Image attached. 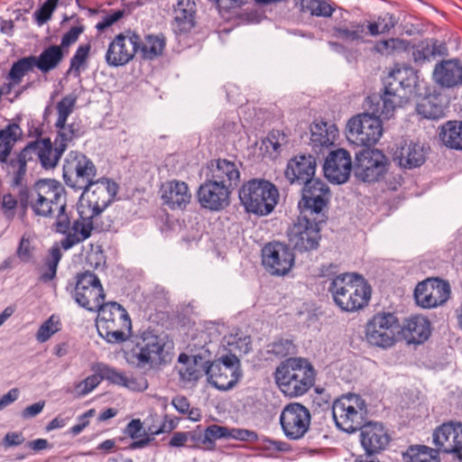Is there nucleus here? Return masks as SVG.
Segmentation results:
<instances>
[{"label":"nucleus","mask_w":462,"mask_h":462,"mask_svg":"<svg viewBox=\"0 0 462 462\" xmlns=\"http://www.w3.org/2000/svg\"><path fill=\"white\" fill-rule=\"evenodd\" d=\"M328 290L335 304L347 312L365 307L372 291L367 281L356 273H345L329 279Z\"/></svg>","instance_id":"obj_1"},{"label":"nucleus","mask_w":462,"mask_h":462,"mask_svg":"<svg viewBox=\"0 0 462 462\" xmlns=\"http://www.w3.org/2000/svg\"><path fill=\"white\" fill-rule=\"evenodd\" d=\"M418 81V73L411 67L393 69L384 81L383 95L378 97L382 107H377V112L385 118L392 117L396 106L407 103L417 94Z\"/></svg>","instance_id":"obj_2"},{"label":"nucleus","mask_w":462,"mask_h":462,"mask_svg":"<svg viewBox=\"0 0 462 462\" xmlns=\"http://www.w3.org/2000/svg\"><path fill=\"white\" fill-rule=\"evenodd\" d=\"M316 371L306 358L291 357L282 362L275 371L279 389L291 398L304 395L314 385Z\"/></svg>","instance_id":"obj_3"},{"label":"nucleus","mask_w":462,"mask_h":462,"mask_svg":"<svg viewBox=\"0 0 462 462\" xmlns=\"http://www.w3.org/2000/svg\"><path fill=\"white\" fill-rule=\"evenodd\" d=\"M20 203L25 209L29 204L33 213L43 217H51L56 210L67 208L66 190L62 184L55 180H42L36 182L33 190L24 199L21 196Z\"/></svg>","instance_id":"obj_4"},{"label":"nucleus","mask_w":462,"mask_h":462,"mask_svg":"<svg viewBox=\"0 0 462 462\" xmlns=\"http://www.w3.org/2000/svg\"><path fill=\"white\" fill-rule=\"evenodd\" d=\"M371 103L372 114L363 113L353 116L347 123V139L363 148H369L375 144L383 134L381 117L386 119L377 112V107H382V102L378 96L368 97Z\"/></svg>","instance_id":"obj_5"},{"label":"nucleus","mask_w":462,"mask_h":462,"mask_svg":"<svg viewBox=\"0 0 462 462\" xmlns=\"http://www.w3.org/2000/svg\"><path fill=\"white\" fill-rule=\"evenodd\" d=\"M97 328L100 337L111 344L125 342L132 329L126 310L116 301L105 303L97 310Z\"/></svg>","instance_id":"obj_6"},{"label":"nucleus","mask_w":462,"mask_h":462,"mask_svg":"<svg viewBox=\"0 0 462 462\" xmlns=\"http://www.w3.org/2000/svg\"><path fill=\"white\" fill-rule=\"evenodd\" d=\"M279 191L266 180L253 179L243 184L239 199L246 212L256 216L272 213L279 201Z\"/></svg>","instance_id":"obj_7"},{"label":"nucleus","mask_w":462,"mask_h":462,"mask_svg":"<svg viewBox=\"0 0 462 462\" xmlns=\"http://www.w3.org/2000/svg\"><path fill=\"white\" fill-rule=\"evenodd\" d=\"M332 414L338 429L352 433L365 425L367 405L360 395L348 393L334 402Z\"/></svg>","instance_id":"obj_8"},{"label":"nucleus","mask_w":462,"mask_h":462,"mask_svg":"<svg viewBox=\"0 0 462 462\" xmlns=\"http://www.w3.org/2000/svg\"><path fill=\"white\" fill-rule=\"evenodd\" d=\"M97 176V167L84 153L71 151L64 161L63 180L67 186L80 190Z\"/></svg>","instance_id":"obj_9"},{"label":"nucleus","mask_w":462,"mask_h":462,"mask_svg":"<svg viewBox=\"0 0 462 462\" xmlns=\"http://www.w3.org/2000/svg\"><path fill=\"white\" fill-rule=\"evenodd\" d=\"M400 332L398 319L392 313H377L365 326V338L374 346L388 348L396 342Z\"/></svg>","instance_id":"obj_10"},{"label":"nucleus","mask_w":462,"mask_h":462,"mask_svg":"<svg viewBox=\"0 0 462 462\" xmlns=\"http://www.w3.org/2000/svg\"><path fill=\"white\" fill-rule=\"evenodd\" d=\"M280 425L282 433L289 440L302 439L310 429V410L300 402H291L282 410Z\"/></svg>","instance_id":"obj_11"},{"label":"nucleus","mask_w":462,"mask_h":462,"mask_svg":"<svg viewBox=\"0 0 462 462\" xmlns=\"http://www.w3.org/2000/svg\"><path fill=\"white\" fill-rule=\"evenodd\" d=\"M311 217L313 216L300 214L288 231L290 244L300 252L310 251L319 245L321 237L319 223L322 220Z\"/></svg>","instance_id":"obj_12"},{"label":"nucleus","mask_w":462,"mask_h":462,"mask_svg":"<svg viewBox=\"0 0 462 462\" xmlns=\"http://www.w3.org/2000/svg\"><path fill=\"white\" fill-rule=\"evenodd\" d=\"M73 297L79 306L89 311H97L105 304V292L100 280L88 271L77 275Z\"/></svg>","instance_id":"obj_13"},{"label":"nucleus","mask_w":462,"mask_h":462,"mask_svg":"<svg viewBox=\"0 0 462 462\" xmlns=\"http://www.w3.org/2000/svg\"><path fill=\"white\" fill-rule=\"evenodd\" d=\"M141 37L134 31L127 30L117 34L109 43L105 55L110 67H121L129 63L139 50Z\"/></svg>","instance_id":"obj_14"},{"label":"nucleus","mask_w":462,"mask_h":462,"mask_svg":"<svg viewBox=\"0 0 462 462\" xmlns=\"http://www.w3.org/2000/svg\"><path fill=\"white\" fill-rule=\"evenodd\" d=\"M387 158L378 149L362 148L356 152L354 171L356 177L364 182H374L385 173Z\"/></svg>","instance_id":"obj_15"},{"label":"nucleus","mask_w":462,"mask_h":462,"mask_svg":"<svg viewBox=\"0 0 462 462\" xmlns=\"http://www.w3.org/2000/svg\"><path fill=\"white\" fill-rule=\"evenodd\" d=\"M87 195L88 208L92 217L98 216L114 200L118 191V185L111 179H93L91 184L82 189Z\"/></svg>","instance_id":"obj_16"},{"label":"nucleus","mask_w":462,"mask_h":462,"mask_svg":"<svg viewBox=\"0 0 462 462\" xmlns=\"http://www.w3.org/2000/svg\"><path fill=\"white\" fill-rule=\"evenodd\" d=\"M301 193V199L298 203L300 214L319 216L330 199L328 186L319 179L304 184Z\"/></svg>","instance_id":"obj_17"},{"label":"nucleus","mask_w":462,"mask_h":462,"mask_svg":"<svg viewBox=\"0 0 462 462\" xmlns=\"http://www.w3.org/2000/svg\"><path fill=\"white\" fill-rule=\"evenodd\" d=\"M241 163L234 159L217 158L208 161L203 168L205 178L235 189L240 182Z\"/></svg>","instance_id":"obj_18"},{"label":"nucleus","mask_w":462,"mask_h":462,"mask_svg":"<svg viewBox=\"0 0 462 462\" xmlns=\"http://www.w3.org/2000/svg\"><path fill=\"white\" fill-rule=\"evenodd\" d=\"M233 191L225 184H219L206 178L198 189L197 198L203 208L219 212L230 205Z\"/></svg>","instance_id":"obj_19"},{"label":"nucleus","mask_w":462,"mask_h":462,"mask_svg":"<svg viewBox=\"0 0 462 462\" xmlns=\"http://www.w3.org/2000/svg\"><path fill=\"white\" fill-rule=\"evenodd\" d=\"M263 264L273 275H284L293 266L294 254L280 242L267 244L262 250Z\"/></svg>","instance_id":"obj_20"},{"label":"nucleus","mask_w":462,"mask_h":462,"mask_svg":"<svg viewBox=\"0 0 462 462\" xmlns=\"http://www.w3.org/2000/svg\"><path fill=\"white\" fill-rule=\"evenodd\" d=\"M450 295V287L440 279H427L420 282L414 291L416 302L422 308H436L445 303Z\"/></svg>","instance_id":"obj_21"},{"label":"nucleus","mask_w":462,"mask_h":462,"mask_svg":"<svg viewBox=\"0 0 462 462\" xmlns=\"http://www.w3.org/2000/svg\"><path fill=\"white\" fill-rule=\"evenodd\" d=\"M166 337L165 335H157L150 331L144 332L141 341L136 344V348L139 350L134 354L137 365L144 366L158 360L166 361V355H164Z\"/></svg>","instance_id":"obj_22"},{"label":"nucleus","mask_w":462,"mask_h":462,"mask_svg":"<svg viewBox=\"0 0 462 462\" xmlns=\"http://www.w3.org/2000/svg\"><path fill=\"white\" fill-rule=\"evenodd\" d=\"M352 169H354V165L350 153L345 149L331 151L323 165L326 178L336 184L346 182Z\"/></svg>","instance_id":"obj_23"},{"label":"nucleus","mask_w":462,"mask_h":462,"mask_svg":"<svg viewBox=\"0 0 462 462\" xmlns=\"http://www.w3.org/2000/svg\"><path fill=\"white\" fill-rule=\"evenodd\" d=\"M433 440L439 451L462 458V423H443L435 430Z\"/></svg>","instance_id":"obj_24"},{"label":"nucleus","mask_w":462,"mask_h":462,"mask_svg":"<svg viewBox=\"0 0 462 462\" xmlns=\"http://www.w3.org/2000/svg\"><path fill=\"white\" fill-rule=\"evenodd\" d=\"M390 441L391 436L381 422H367L360 429V442L367 455L383 451Z\"/></svg>","instance_id":"obj_25"},{"label":"nucleus","mask_w":462,"mask_h":462,"mask_svg":"<svg viewBox=\"0 0 462 462\" xmlns=\"http://www.w3.org/2000/svg\"><path fill=\"white\" fill-rule=\"evenodd\" d=\"M427 149L420 143L402 140L396 143L393 160L404 169L420 167L426 161Z\"/></svg>","instance_id":"obj_26"},{"label":"nucleus","mask_w":462,"mask_h":462,"mask_svg":"<svg viewBox=\"0 0 462 462\" xmlns=\"http://www.w3.org/2000/svg\"><path fill=\"white\" fill-rule=\"evenodd\" d=\"M432 79L442 88H454L461 86L462 61L459 59H448L436 63Z\"/></svg>","instance_id":"obj_27"},{"label":"nucleus","mask_w":462,"mask_h":462,"mask_svg":"<svg viewBox=\"0 0 462 462\" xmlns=\"http://www.w3.org/2000/svg\"><path fill=\"white\" fill-rule=\"evenodd\" d=\"M316 159L314 156L309 155H297L291 159L285 170V177L290 183L294 184H306L307 182L315 180L314 174L316 171Z\"/></svg>","instance_id":"obj_28"},{"label":"nucleus","mask_w":462,"mask_h":462,"mask_svg":"<svg viewBox=\"0 0 462 462\" xmlns=\"http://www.w3.org/2000/svg\"><path fill=\"white\" fill-rule=\"evenodd\" d=\"M25 147L32 160L33 155L37 156L44 169L54 168L64 152V145L59 144L53 147L49 138L31 142Z\"/></svg>","instance_id":"obj_29"},{"label":"nucleus","mask_w":462,"mask_h":462,"mask_svg":"<svg viewBox=\"0 0 462 462\" xmlns=\"http://www.w3.org/2000/svg\"><path fill=\"white\" fill-rule=\"evenodd\" d=\"M412 60L417 66H422L431 62L438 56L448 54L445 43L435 39H425L413 45L410 44V51Z\"/></svg>","instance_id":"obj_30"},{"label":"nucleus","mask_w":462,"mask_h":462,"mask_svg":"<svg viewBox=\"0 0 462 462\" xmlns=\"http://www.w3.org/2000/svg\"><path fill=\"white\" fill-rule=\"evenodd\" d=\"M29 161H32V156H29L28 149L24 147L19 153L1 162L12 187L23 186Z\"/></svg>","instance_id":"obj_31"},{"label":"nucleus","mask_w":462,"mask_h":462,"mask_svg":"<svg viewBox=\"0 0 462 462\" xmlns=\"http://www.w3.org/2000/svg\"><path fill=\"white\" fill-rule=\"evenodd\" d=\"M205 374L208 382L220 391L232 389L242 376V374H236L229 371L226 367H222L220 363L210 362L205 366Z\"/></svg>","instance_id":"obj_32"},{"label":"nucleus","mask_w":462,"mask_h":462,"mask_svg":"<svg viewBox=\"0 0 462 462\" xmlns=\"http://www.w3.org/2000/svg\"><path fill=\"white\" fill-rule=\"evenodd\" d=\"M84 211L79 212V217L73 222L69 233L61 241V246L64 250H69L90 237L94 217H92V212L89 216H84Z\"/></svg>","instance_id":"obj_33"},{"label":"nucleus","mask_w":462,"mask_h":462,"mask_svg":"<svg viewBox=\"0 0 462 462\" xmlns=\"http://www.w3.org/2000/svg\"><path fill=\"white\" fill-rule=\"evenodd\" d=\"M338 135V130L334 124L327 122H315L310 125V144L319 153L323 148L330 147Z\"/></svg>","instance_id":"obj_34"},{"label":"nucleus","mask_w":462,"mask_h":462,"mask_svg":"<svg viewBox=\"0 0 462 462\" xmlns=\"http://www.w3.org/2000/svg\"><path fill=\"white\" fill-rule=\"evenodd\" d=\"M207 337L206 333L202 331L192 336L190 342L186 347V352L179 356L178 362H184L194 358V362H203L204 365L209 364L211 351L208 346Z\"/></svg>","instance_id":"obj_35"},{"label":"nucleus","mask_w":462,"mask_h":462,"mask_svg":"<svg viewBox=\"0 0 462 462\" xmlns=\"http://www.w3.org/2000/svg\"><path fill=\"white\" fill-rule=\"evenodd\" d=\"M402 333L408 343L421 344L430 335V323L423 316H413L406 320Z\"/></svg>","instance_id":"obj_36"},{"label":"nucleus","mask_w":462,"mask_h":462,"mask_svg":"<svg viewBox=\"0 0 462 462\" xmlns=\"http://www.w3.org/2000/svg\"><path fill=\"white\" fill-rule=\"evenodd\" d=\"M195 3L190 0H178L175 5V32L190 31L195 25Z\"/></svg>","instance_id":"obj_37"},{"label":"nucleus","mask_w":462,"mask_h":462,"mask_svg":"<svg viewBox=\"0 0 462 462\" xmlns=\"http://www.w3.org/2000/svg\"><path fill=\"white\" fill-rule=\"evenodd\" d=\"M65 53L59 45L45 48L39 56H34L36 68L42 73H48L56 69L64 59Z\"/></svg>","instance_id":"obj_38"},{"label":"nucleus","mask_w":462,"mask_h":462,"mask_svg":"<svg viewBox=\"0 0 462 462\" xmlns=\"http://www.w3.org/2000/svg\"><path fill=\"white\" fill-rule=\"evenodd\" d=\"M22 134V129L17 124L8 125L5 129L0 130V162L9 157Z\"/></svg>","instance_id":"obj_39"},{"label":"nucleus","mask_w":462,"mask_h":462,"mask_svg":"<svg viewBox=\"0 0 462 462\" xmlns=\"http://www.w3.org/2000/svg\"><path fill=\"white\" fill-rule=\"evenodd\" d=\"M440 139L451 149L462 150V121H448L442 126Z\"/></svg>","instance_id":"obj_40"},{"label":"nucleus","mask_w":462,"mask_h":462,"mask_svg":"<svg viewBox=\"0 0 462 462\" xmlns=\"http://www.w3.org/2000/svg\"><path fill=\"white\" fill-rule=\"evenodd\" d=\"M365 24L358 22H350L347 24H339L333 28V35L344 42H364Z\"/></svg>","instance_id":"obj_41"},{"label":"nucleus","mask_w":462,"mask_h":462,"mask_svg":"<svg viewBox=\"0 0 462 462\" xmlns=\"http://www.w3.org/2000/svg\"><path fill=\"white\" fill-rule=\"evenodd\" d=\"M36 68L34 63V55L26 56L19 59L13 63L8 73L9 86H16L20 84L23 78L30 71Z\"/></svg>","instance_id":"obj_42"},{"label":"nucleus","mask_w":462,"mask_h":462,"mask_svg":"<svg viewBox=\"0 0 462 462\" xmlns=\"http://www.w3.org/2000/svg\"><path fill=\"white\" fill-rule=\"evenodd\" d=\"M374 51L382 55H396L410 51V42L400 38H390L377 42Z\"/></svg>","instance_id":"obj_43"},{"label":"nucleus","mask_w":462,"mask_h":462,"mask_svg":"<svg viewBox=\"0 0 462 462\" xmlns=\"http://www.w3.org/2000/svg\"><path fill=\"white\" fill-rule=\"evenodd\" d=\"M402 456L403 462H439L438 450L426 446H411Z\"/></svg>","instance_id":"obj_44"},{"label":"nucleus","mask_w":462,"mask_h":462,"mask_svg":"<svg viewBox=\"0 0 462 462\" xmlns=\"http://www.w3.org/2000/svg\"><path fill=\"white\" fill-rule=\"evenodd\" d=\"M179 363L180 364L179 376L184 385L198 381L202 376V373H205V366L207 365L203 362H194V358Z\"/></svg>","instance_id":"obj_45"},{"label":"nucleus","mask_w":462,"mask_h":462,"mask_svg":"<svg viewBox=\"0 0 462 462\" xmlns=\"http://www.w3.org/2000/svg\"><path fill=\"white\" fill-rule=\"evenodd\" d=\"M55 127L58 129V133L54 140V145H64V151L67 149L69 143L75 138L81 136L83 134L79 124L75 122L69 125L64 123L62 125H59L58 123H55Z\"/></svg>","instance_id":"obj_46"},{"label":"nucleus","mask_w":462,"mask_h":462,"mask_svg":"<svg viewBox=\"0 0 462 462\" xmlns=\"http://www.w3.org/2000/svg\"><path fill=\"white\" fill-rule=\"evenodd\" d=\"M165 46L164 39L155 35H146L141 40L139 50L143 59L152 60L161 55Z\"/></svg>","instance_id":"obj_47"},{"label":"nucleus","mask_w":462,"mask_h":462,"mask_svg":"<svg viewBox=\"0 0 462 462\" xmlns=\"http://www.w3.org/2000/svg\"><path fill=\"white\" fill-rule=\"evenodd\" d=\"M61 252L58 245L52 246L49 254L44 262V269L40 275V281L48 282L53 280L56 276L57 267L61 259Z\"/></svg>","instance_id":"obj_48"},{"label":"nucleus","mask_w":462,"mask_h":462,"mask_svg":"<svg viewBox=\"0 0 462 462\" xmlns=\"http://www.w3.org/2000/svg\"><path fill=\"white\" fill-rule=\"evenodd\" d=\"M436 97H424L417 105V112L427 119H439L444 116V107L437 102Z\"/></svg>","instance_id":"obj_49"},{"label":"nucleus","mask_w":462,"mask_h":462,"mask_svg":"<svg viewBox=\"0 0 462 462\" xmlns=\"http://www.w3.org/2000/svg\"><path fill=\"white\" fill-rule=\"evenodd\" d=\"M90 52V44H80L70 59V65L68 73L75 78L80 76L81 70L87 67V61Z\"/></svg>","instance_id":"obj_50"},{"label":"nucleus","mask_w":462,"mask_h":462,"mask_svg":"<svg viewBox=\"0 0 462 462\" xmlns=\"http://www.w3.org/2000/svg\"><path fill=\"white\" fill-rule=\"evenodd\" d=\"M300 5L302 12L315 16L328 17L333 13L330 5L321 0H300Z\"/></svg>","instance_id":"obj_51"},{"label":"nucleus","mask_w":462,"mask_h":462,"mask_svg":"<svg viewBox=\"0 0 462 462\" xmlns=\"http://www.w3.org/2000/svg\"><path fill=\"white\" fill-rule=\"evenodd\" d=\"M60 319L54 315H51L47 320H45L39 328L36 333V339L40 343H44L51 338L52 335L60 329Z\"/></svg>","instance_id":"obj_52"},{"label":"nucleus","mask_w":462,"mask_h":462,"mask_svg":"<svg viewBox=\"0 0 462 462\" xmlns=\"http://www.w3.org/2000/svg\"><path fill=\"white\" fill-rule=\"evenodd\" d=\"M96 372L102 380H106L120 386L125 383V374L106 364H97Z\"/></svg>","instance_id":"obj_53"},{"label":"nucleus","mask_w":462,"mask_h":462,"mask_svg":"<svg viewBox=\"0 0 462 462\" xmlns=\"http://www.w3.org/2000/svg\"><path fill=\"white\" fill-rule=\"evenodd\" d=\"M77 98L72 95H68L62 97L56 106L58 118L56 123L62 125L67 122L68 117L71 115L76 105Z\"/></svg>","instance_id":"obj_54"},{"label":"nucleus","mask_w":462,"mask_h":462,"mask_svg":"<svg viewBox=\"0 0 462 462\" xmlns=\"http://www.w3.org/2000/svg\"><path fill=\"white\" fill-rule=\"evenodd\" d=\"M192 195L184 181H175V206L185 208L191 201Z\"/></svg>","instance_id":"obj_55"},{"label":"nucleus","mask_w":462,"mask_h":462,"mask_svg":"<svg viewBox=\"0 0 462 462\" xmlns=\"http://www.w3.org/2000/svg\"><path fill=\"white\" fill-rule=\"evenodd\" d=\"M17 206L18 200L14 195L7 193L2 197L1 210L7 220L14 218Z\"/></svg>","instance_id":"obj_56"},{"label":"nucleus","mask_w":462,"mask_h":462,"mask_svg":"<svg viewBox=\"0 0 462 462\" xmlns=\"http://www.w3.org/2000/svg\"><path fill=\"white\" fill-rule=\"evenodd\" d=\"M85 27L82 24L71 27L63 36L60 42L61 49H68L70 45L74 44L79 35L83 33Z\"/></svg>","instance_id":"obj_57"},{"label":"nucleus","mask_w":462,"mask_h":462,"mask_svg":"<svg viewBox=\"0 0 462 462\" xmlns=\"http://www.w3.org/2000/svg\"><path fill=\"white\" fill-rule=\"evenodd\" d=\"M228 439L241 441H255L258 439V435L254 430L240 428H229Z\"/></svg>","instance_id":"obj_58"},{"label":"nucleus","mask_w":462,"mask_h":462,"mask_svg":"<svg viewBox=\"0 0 462 462\" xmlns=\"http://www.w3.org/2000/svg\"><path fill=\"white\" fill-rule=\"evenodd\" d=\"M229 428L213 424L205 430V438L208 440L226 439H228Z\"/></svg>","instance_id":"obj_59"},{"label":"nucleus","mask_w":462,"mask_h":462,"mask_svg":"<svg viewBox=\"0 0 462 462\" xmlns=\"http://www.w3.org/2000/svg\"><path fill=\"white\" fill-rule=\"evenodd\" d=\"M56 217L54 223L56 231L61 234H68L69 231L70 220L65 210H56V214L53 216Z\"/></svg>","instance_id":"obj_60"},{"label":"nucleus","mask_w":462,"mask_h":462,"mask_svg":"<svg viewBox=\"0 0 462 462\" xmlns=\"http://www.w3.org/2000/svg\"><path fill=\"white\" fill-rule=\"evenodd\" d=\"M376 23L383 34L389 32L397 24L398 20L393 14L386 13L378 16Z\"/></svg>","instance_id":"obj_61"},{"label":"nucleus","mask_w":462,"mask_h":462,"mask_svg":"<svg viewBox=\"0 0 462 462\" xmlns=\"http://www.w3.org/2000/svg\"><path fill=\"white\" fill-rule=\"evenodd\" d=\"M124 15L125 10H116L114 13L106 15L101 22L97 23L96 28L97 31L103 32L119 21Z\"/></svg>","instance_id":"obj_62"},{"label":"nucleus","mask_w":462,"mask_h":462,"mask_svg":"<svg viewBox=\"0 0 462 462\" xmlns=\"http://www.w3.org/2000/svg\"><path fill=\"white\" fill-rule=\"evenodd\" d=\"M101 380L97 373V374L88 376L78 385L80 394L86 395L89 393L100 383Z\"/></svg>","instance_id":"obj_63"},{"label":"nucleus","mask_w":462,"mask_h":462,"mask_svg":"<svg viewBox=\"0 0 462 462\" xmlns=\"http://www.w3.org/2000/svg\"><path fill=\"white\" fill-rule=\"evenodd\" d=\"M268 143L274 152H279L281 147L287 143V136L279 130H273L267 137Z\"/></svg>","instance_id":"obj_64"}]
</instances>
